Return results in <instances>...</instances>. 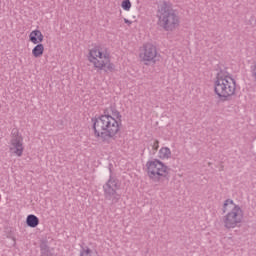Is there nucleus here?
<instances>
[{"instance_id": "nucleus-10", "label": "nucleus", "mask_w": 256, "mask_h": 256, "mask_svg": "<svg viewBox=\"0 0 256 256\" xmlns=\"http://www.w3.org/2000/svg\"><path fill=\"white\" fill-rule=\"evenodd\" d=\"M29 39L31 43H33L34 45H37V44L43 43L44 36L40 30H34L30 33Z\"/></svg>"}, {"instance_id": "nucleus-17", "label": "nucleus", "mask_w": 256, "mask_h": 256, "mask_svg": "<svg viewBox=\"0 0 256 256\" xmlns=\"http://www.w3.org/2000/svg\"><path fill=\"white\" fill-rule=\"evenodd\" d=\"M152 148L154 149V151H157V149H159V140L154 141Z\"/></svg>"}, {"instance_id": "nucleus-9", "label": "nucleus", "mask_w": 256, "mask_h": 256, "mask_svg": "<svg viewBox=\"0 0 256 256\" xmlns=\"http://www.w3.org/2000/svg\"><path fill=\"white\" fill-rule=\"evenodd\" d=\"M142 61H147L148 63H155L157 59V47L151 43L144 44L143 51L140 54Z\"/></svg>"}, {"instance_id": "nucleus-15", "label": "nucleus", "mask_w": 256, "mask_h": 256, "mask_svg": "<svg viewBox=\"0 0 256 256\" xmlns=\"http://www.w3.org/2000/svg\"><path fill=\"white\" fill-rule=\"evenodd\" d=\"M160 159H169L171 157V149L163 147L159 151Z\"/></svg>"}, {"instance_id": "nucleus-11", "label": "nucleus", "mask_w": 256, "mask_h": 256, "mask_svg": "<svg viewBox=\"0 0 256 256\" xmlns=\"http://www.w3.org/2000/svg\"><path fill=\"white\" fill-rule=\"evenodd\" d=\"M26 224L28 227H31L32 229H35L39 225V218L35 216L34 214H30L26 218Z\"/></svg>"}, {"instance_id": "nucleus-4", "label": "nucleus", "mask_w": 256, "mask_h": 256, "mask_svg": "<svg viewBox=\"0 0 256 256\" xmlns=\"http://www.w3.org/2000/svg\"><path fill=\"white\" fill-rule=\"evenodd\" d=\"M88 61L94 65L98 71H115V64L111 63V56L104 52L101 46H94L89 50Z\"/></svg>"}, {"instance_id": "nucleus-13", "label": "nucleus", "mask_w": 256, "mask_h": 256, "mask_svg": "<svg viewBox=\"0 0 256 256\" xmlns=\"http://www.w3.org/2000/svg\"><path fill=\"white\" fill-rule=\"evenodd\" d=\"M79 256H99V255H97V252L93 251L88 246H81Z\"/></svg>"}, {"instance_id": "nucleus-6", "label": "nucleus", "mask_w": 256, "mask_h": 256, "mask_svg": "<svg viewBox=\"0 0 256 256\" xmlns=\"http://www.w3.org/2000/svg\"><path fill=\"white\" fill-rule=\"evenodd\" d=\"M147 175L152 183H163L169 181L171 168L160 160H149L146 163Z\"/></svg>"}, {"instance_id": "nucleus-12", "label": "nucleus", "mask_w": 256, "mask_h": 256, "mask_svg": "<svg viewBox=\"0 0 256 256\" xmlns=\"http://www.w3.org/2000/svg\"><path fill=\"white\" fill-rule=\"evenodd\" d=\"M45 52V46L43 44H37L33 49H32V55L36 59H39V57L43 56V53Z\"/></svg>"}, {"instance_id": "nucleus-3", "label": "nucleus", "mask_w": 256, "mask_h": 256, "mask_svg": "<svg viewBox=\"0 0 256 256\" xmlns=\"http://www.w3.org/2000/svg\"><path fill=\"white\" fill-rule=\"evenodd\" d=\"M223 213H226L222 218L225 229L241 227V223H243V209H241V206L235 204L232 199L225 200L223 204Z\"/></svg>"}, {"instance_id": "nucleus-16", "label": "nucleus", "mask_w": 256, "mask_h": 256, "mask_svg": "<svg viewBox=\"0 0 256 256\" xmlns=\"http://www.w3.org/2000/svg\"><path fill=\"white\" fill-rule=\"evenodd\" d=\"M122 9H124V11H129L131 9V1L130 0H124L122 2Z\"/></svg>"}, {"instance_id": "nucleus-18", "label": "nucleus", "mask_w": 256, "mask_h": 256, "mask_svg": "<svg viewBox=\"0 0 256 256\" xmlns=\"http://www.w3.org/2000/svg\"><path fill=\"white\" fill-rule=\"evenodd\" d=\"M124 23H126V25H132L133 22L127 18H124Z\"/></svg>"}, {"instance_id": "nucleus-7", "label": "nucleus", "mask_w": 256, "mask_h": 256, "mask_svg": "<svg viewBox=\"0 0 256 256\" xmlns=\"http://www.w3.org/2000/svg\"><path fill=\"white\" fill-rule=\"evenodd\" d=\"M121 185L119 184V179L113 176L112 171L110 169V177L108 181L103 185L104 198L106 201H111L112 205L119 203L121 200V194L117 193Z\"/></svg>"}, {"instance_id": "nucleus-5", "label": "nucleus", "mask_w": 256, "mask_h": 256, "mask_svg": "<svg viewBox=\"0 0 256 256\" xmlns=\"http://www.w3.org/2000/svg\"><path fill=\"white\" fill-rule=\"evenodd\" d=\"M157 17L158 25L162 27L164 31H175V29L179 27V23H181L179 15H177V12H175L173 8L167 5V2L160 5Z\"/></svg>"}, {"instance_id": "nucleus-2", "label": "nucleus", "mask_w": 256, "mask_h": 256, "mask_svg": "<svg viewBox=\"0 0 256 256\" xmlns=\"http://www.w3.org/2000/svg\"><path fill=\"white\" fill-rule=\"evenodd\" d=\"M236 90L237 82L235 79H233L227 71L220 70L214 82V93H216L222 101H227L229 97L235 95Z\"/></svg>"}, {"instance_id": "nucleus-8", "label": "nucleus", "mask_w": 256, "mask_h": 256, "mask_svg": "<svg viewBox=\"0 0 256 256\" xmlns=\"http://www.w3.org/2000/svg\"><path fill=\"white\" fill-rule=\"evenodd\" d=\"M23 151H25V147L23 146V136L19 133V129L13 128L11 131L10 152L17 157H22Z\"/></svg>"}, {"instance_id": "nucleus-1", "label": "nucleus", "mask_w": 256, "mask_h": 256, "mask_svg": "<svg viewBox=\"0 0 256 256\" xmlns=\"http://www.w3.org/2000/svg\"><path fill=\"white\" fill-rule=\"evenodd\" d=\"M121 117V112L117 110V106L111 104L104 110V115L92 119L95 137L101 139L103 143H109V140L119 133Z\"/></svg>"}, {"instance_id": "nucleus-14", "label": "nucleus", "mask_w": 256, "mask_h": 256, "mask_svg": "<svg viewBox=\"0 0 256 256\" xmlns=\"http://www.w3.org/2000/svg\"><path fill=\"white\" fill-rule=\"evenodd\" d=\"M40 253H41V256H51V250H49V246L47 245V242L42 241L40 243Z\"/></svg>"}]
</instances>
